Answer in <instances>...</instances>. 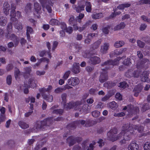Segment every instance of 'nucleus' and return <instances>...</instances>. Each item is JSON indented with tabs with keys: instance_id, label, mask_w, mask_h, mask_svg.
Wrapping results in <instances>:
<instances>
[{
	"instance_id": "f257e3e1",
	"label": "nucleus",
	"mask_w": 150,
	"mask_h": 150,
	"mask_svg": "<svg viewBox=\"0 0 150 150\" xmlns=\"http://www.w3.org/2000/svg\"><path fill=\"white\" fill-rule=\"evenodd\" d=\"M12 23H9L7 28V34L5 35V37L8 39H10L13 40L14 42V44L12 42H9L8 44V47L9 48H11L13 47L16 46L19 42V38L16 37L14 34H11V32L12 30Z\"/></svg>"
},
{
	"instance_id": "f03ea898",
	"label": "nucleus",
	"mask_w": 150,
	"mask_h": 150,
	"mask_svg": "<svg viewBox=\"0 0 150 150\" xmlns=\"http://www.w3.org/2000/svg\"><path fill=\"white\" fill-rule=\"evenodd\" d=\"M128 127L123 126L122 127V130L121 132L118 135V136L115 138H114L113 136H114V134L117 133V129H116L114 128L111 129L110 130V132L107 133V135L110 138V140L112 142L118 139L121 138L124 135V134H126V136L127 137H129L127 135V134H128V131L127 130Z\"/></svg>"
},
{
	"instance_id": "7ed1b4c3",
	"label": "nucleus",
	"mask_w": 150,
	"mask_h": 150,
	"mask_svg": "<svg viewBox=\"0 0 150 150\" xmlns=\"http://www.w3.org/2000/svg\"><path fill=\"white\" fill-rule=\"evenodd\" d=\"M67 95L65 93H63L62 95V103L63 104L64 108L67 110L71 108H74L75 109H80V105L81 104L82 102L80 101H78L76 102H71L69 103L65 104L67 102Z\"/></svg>"
},
{
	"instance_id": "20e7f679",
	"label": "nucleus",
	"mask_w": 150,
	"mask_h": 150,
	"mask_svg": "<svg viewBox=\"0 0 150 150\" xmlns=\"http://www.w3.org/2000/svg\"><path fill=\"white\" fill-rule=\"evenodd\" d=\"M150 63L149 60L146 58H144L142 60L139 61L137 64V69H146Z\"/></svg>"
},
{
	"instance_id": "39448f33",
	"label": "nucleus",
	"mask_w": 150,
	"mask_h": 150,
	"mask_svg": "<svg viewBox=\"0 0 150 150\" xmlns=\"http://www.w3.org/2000/svg\"><path fill=\"white\" fill-rule=\"evenodd\" d=\"M122 58L120 57H118L117 59H115L114 61L111 60L105 62L102 64L103 66H106L107 69L109 68L112 67L113 66L117 65L118 64L119 61Z\"/></svg>"
},
{
	"instance_id": "423d86ee",
	"label": "nucleus",
	"mask_w": 150,
	"mask_h": 150,
	"mask_svg": "<svg viewBox=\"0 0 150 150\" xmlns=\"http://www.w3.org/2000/svg\"><path fill=\"white\" fill-rule=\"evenodd\" d=\"M50 119L47 118L44 120L43 121L38 122L35 125V129L38 130L41 129L42 127H43L45 125H48L49 123H50Z\"/></svg>"
},
{
	"instance_id": "0eeeda50",
	"label": "nucleus",
	"mask_w": 150,
	"mask_h": 150,
	"mask_svg": "<svg viewBox=\"0 0 150 150\" xmlns=\"http://www.w3.org/2000/svg\"><path fill=\"white\" fill-rule=\"evenodd\" d=\"M139 108L138 107H134L132 105V120H134L138 118V115H137L139 112Z\"/></svg>"
},
{
	"instance_id": "6e6552de",
	"label": "nucleus",
	"mask_w": 150,
	"mask_h": 150,
	"mask_svg": "<svg viewBox=\"0 0 150 150\" xmlns=\"http://www.w3.org/2000/svg\"><path fill=\"white\" fill-rule=\"evenodd\" d=\"M149 73L148 71H144L140 76L141 81L143 82H149L150 79L149 77Z\"/></svg>"
},
{
	"instance_id": "1a4fd4ad",
	"label": "nucleus",
	"mask_w": 150,
	"mask_h": 150,
	"mask_svg": "<svg viewBox=\"0 0 150 150\" xmlns=\"http://www.w3.org/2000/svg\"><path fill=\"white\" fill-rule=\"evenodd\" d=\"M15 7H12L10 16H11V20L13 21H16L17 19L16 18H15V17L17 16L18 17H19L20 16V13L18 11L16 13H15Z\"/></svg>"
},
{
	"instance_id": "9d476101",
	"label": "nucleus",
	"mask_w": 150,
	"mask_h": 150,
	"mask_svg": "<svg viewBox=\"0 0 150 150\" xmlns=\"http://www.w3.org/2000/svg\"><path fill=\"white\" fill-rule=\"evenodd\" d=\"M79 82V80L77 77H71L68 80L69 85L73 86L78 85Z\"/></svg>"
},
{
	"instance_id": "9b49d317",
	"label": "nucleus",
	"mask_w": 150,
	"mask_h": 150,
	"mask_svg": "<svg viewBox=\"0 0 150 150\" xmlns=\"http://www.w3.org/2000/svg\"><path fill=\"white\" fill-rule=\"evenodd\" d=\"M103 71L101 72L99 78L100 81L101 83H103L108 79L106 71L104 69H102Z\"/></svg>"
},
{
	"instance_id": "f8f14e48",
	"label": "nucleus",
	"mask_w": 150,
	"mask_h": 150,
	"mask_svg": "<svg viewBox=\"0 0 150 150\" xmlns=\"http://www.w3.org/2000/svg\"><path fill=\"white\" fill-rule=\"evenodd\" d=\"M109 47V45L108 43H105L101 46L100 51L103 54L107 53V51Z\"/></svg>"
},
{
	"instance_id": "ddd939ff",
	"label": "nucleus",
	"mask_w": 150,
	"mask_h": 150,
	"mask_svg": "<svg viewBox=\"0 0 150 150\" xmlns=\"http://www.w3.org/2000/svg\"><path fill=\"white\" fill-rule=\"evenodd\" d=\"M79 63H75L74 64L71 71L75 74H77L80 72Z\"/></svg>"
},
{
	"instance_id": "4468645a",
	"label": "nucleus",
	"mask_w": 150,
	"mask_h": 150,
	"mask_svg": "<svg viewBox=\"0 0 150 150\" xmlns=\"http://www.w3.org/2000/svg\"><path fill=\"white\" fill-rule=\"evenodd\" d=\"M131 59L130 58H127V59H125L124 61L123 64L124 65H122V67H120L119 68V69L120 71H122L124 70V69L125 66L126 65H128L129 64L131 63L130 62Z\"/></svg>"
},
{
	"instance_id": "2eb2a0df",
	"label": "nucleus",
	"mask_w": 150,
	"mask_h": 150,
	"mask_svg": "<svg viewBox=\"0 0 150 150\" xmlns=\"http://www.w3.org/2000/svg\"><path fill=\"white\" fill-rule=\"evenodd\" d=\"M10 9V6L8 3L7 2L4 3L3 7V9L4 13L6 15H7L8 14Z\"/></svg>"
},
{
	"instance_id": "dca6fc26",
	"label": "nucleus",
	"mask_w": 150,
	"mask_h": 150,
	"mask_svg": "<svg viewBox=\"0 0 150 150\" xmlns=\"http://www.w3.org/2000/svg\"><path fill=\"white\" fill-rule=\"evenodd\" d=\"M90 60L91 62L94 64H98L100 62V58L97 56H93L91 57Z\"/></svg>"
},
{
	"instance_id": "f3484780",
	"label": "nucleus",
	"mask_w": 150,
	"mask_h": 150,
	"mask_svg": "<svg viewBox=\"0 0 150 150\" xmlns=\"http://www.w3.org/2000/svg\"><path fill=\"white\" fill-rule=\"evenodd\" d=\"M52 89V86H49L47 88H40L39 89V91L42 94V93H43L45 92H47L49 93L50 92Z\"/></svg>"
},
{
	"instance_id": "a211bd4d",
	"label": "nucleus",
	"mask_w": 150,
	"mask_h": 150,
	"mask_svg": "<svg viewBox=\"0 0 150 150\" xmlns=\"http://www.w3.org/2000/svg\"><path fill=\"white\" fill-rule=\"evenodd\" d=\"M28 86L32 88H34L36 87V84L35 83V81L34 79L31 78L29 79L28 85H27V87H28ZM25 87H26V86H25Z\"/></svg>"
},
{
	"instance_id": "6ab92c4d",
	"label": "nucleus",
	"mask_w": 150,
	"mask_h": 150,
	"mask_svg": "<svg viewBox=\"0 0 150 150\" xmlns=\"http://www.w3.org/2000/svg\"><path fill=\"white\" fill-rule=\"evenodd\" d=\"M83 145L82 146L83 147L84 149V150H92L93 148V145L95 144V143L94 142L93 144H90L89 147H86L87 145L86 143H83Z\"/></svg>"
},
{
	"instance_id": "aec40b11",
	"label": "nucleus",
	"mask_w": 150,
	"mask_h": 150,
	"mask_svg": "<svg viewBox=\"0 0 150 150\" xmlns=\"http://www.w3.org/2000/svg\"><path fill=\"white\" fill-rule=\"evenodd\" d=\"M108 105L111 109L113 110H115L117 108L118 105L117 103L114 101L108 104Z\"/></svg>"
},
{
	"instance_id": "412c9836",
	"label": "nucleus",
	"mask_w": 150,
	"mask_h": 150,
	"mask_svg": "<svg viewBox=\"0 0 150 150\" xmlns=\"http://www.w3.org/2000/svg\"><path fill=\"white\" fill-rule=\"evenodd\" d=\"M42 96L44 99L49 102H52L53 101V96L51 95H46L45 94H42Z\"/></svg>"
},
{
	"instance_id": "4be33fe9",
	"label": "nucleus",
	"mask_w": 150,
	"mask_h": 150,
	"mask_svg": "<svg viewBox=\"0 0 150 150\" xmlns=\"http://www.w3.org/2000/svg\"><path fill=\"white\" fill-rule=\"evenodd\" d=\"M51 53L49 51H42L40 53V55L41 57H43L44 56H48V57L51 58Z\"/></svg>"
},
{
	"instance_id": "5701e85b",
	"label": "nucleus",
	"mask_w": 150,
	"mask_h": 150,
	"mask_svg": "<svg viewBox=\"0 0 150 150\" xmlns=\"http://www.w3.org/2000/svg\"><path fill=\"white\" fill-rule=\"evenodd\" d=\"M103 16V14L102 13H94L92 15V17L94 19H99Z\"/></svg>"
},
{
	"instance_id": "b1692460",
	"label": "nucleus",
	"mask_w": 150,
	"mask_h": 150,
	"mask_svg": "<svg viewBox=\"0 0 150 150\" xmlns=\"http://www.w3.org/2000/svg\"><path fill=\"white\" fill-rule=\"evenodd\" d=\"M130 4L129 3H125L119 5L117 8L120 10H123L126 8H127L130 6Z\"/></svg>"
},
{
	"instance_id": "393cba45",
	"label": "nucleus",
	"mask_w": 150,
	"mask_h": 150,
	"mask_svg": "<svg viewBox=\"0 0 150 150\" xmlns=\"http://www.w3.org/2000/svg\"><path fill=\"white\" fill-rule=\"evenodd\" d=\"M33 32V30L32 28L28 26L27 28L26 34L27 39L28 40H30V34H32Z\"/></svg>"
},
{
	"instance_id": "a878e982",
	"label": "nucleus",
	"mask_w": 150,
	"mask_h": 150,
	"mask_svg": "<svg viewBox=\"0 0 150 150\" xmlns=\"http://www.w3.org/2000/svg\"><path fill=\"white\" fill-rule=\"evenodd\" d=\"M86 9L87 12H90L91 11L92 8H91V5L90 2L88 1H86Z\"/></svg>"
},
{
	"instance_id": "bb28decb",
	"label": "nucleus",
	"mask_w": 150,
	"mask_h": 150,
	"mask_svg": "<svg viewBox=\"0 0 150 150\" xmlns=\"http://www.w3.org/2000/svg\"><path fill=\"white\" fill-rule=\"evenodd\" d=\"M67 142L69 143V146L73 145L74 143L75 140V139L73 137H69L67 139Z\"/></svg>"
},
{
	"instance_id": "cd10ccee",
	"label": "nucleus",
	"mask_w": 150,
	"mask_h": 150,
	"mask_svg": "<svg viewBox=\"0 0 150 150\" xmlns=\"http://www.w3.org/2000/svg\"><path fill=\"white\" fill-rule=\"evenodd\" d=\"M30 110H29V111L27 112L26 113H25V117H28L29 116H30L33 112V105L31 103H30Z\"/></svg>"
},
{
	"instance_id": "c85d7f7f",
	"label": "nucleus",
	"mask_w": 150,
	"mask_h": 150,
	"mask_svg": "<svg viewBox=\"0 0 150 150\" xmlns=\"http://www.w3.org/2000/svg\"><path fill=\"white\" fill-rule=\"evenodd\" d=\"M124 44V42L122 41H117L115 42L114 45L116 47L118 48L123 46Z\"/></svg>"
},
{
	"instance_id": "c756f323",
	"label": "nucleus",
	"mask_w": 150,
	"mask_h": 150,
	"mask_svg": "<svg viewBox=\"0 0 150 150\" xmlns=\"http://www.w3.org/2000/svg\"><path fill=\"white\" fill-rule=\"evenodd\" d=\"M125 25L123 22L120 23L119 24L116 26L114 28L115 30H118L123 28L125 27Z\"/></svg>"
},
{
	"instance_id": "7c9ffc66",
	"label": "nucleus",
	"mask_w": 150,
	"mask_h": 150,
	"mask_svg": "<svg viewBox=\"0 0 150 150\" xmlns=\"http://www.w3.org/2000/svg\"><path fill=\"white\" fill-rule=\"evenodd\" d=\"M19 126L21 128L25 129L29 127V125L26 123L22 121H20L18 123Z\"/></svg>"
},
{
	"instance_id": "2f4dec72",
	"label": "nucleus",
	"mask_w": 150,
	"mask_h": 150,
	"mask_svg": "<svg viewBox=\"0 0 150 150\" xmlns=\"http://www.w3.org/2000/svg\"><path fill=\"white\" fill-rule=\"evenodd\" d=\"M150 106L149 104L145 103L143 104L141 110L143 112H145L149 109Z\"/></svg>"
},
{
	"instance_id": "473e14b6",
	"label": "nucleus",
	"mask_w": 150,
	"mask_h": 150,
	"mask_svg": "<svg viewBox=\"0 0 150 150\" xmlns=\"http://www.w3.org/2000/svg\"><path fill=\"white\" fill-rule=\"evenodd\" d=\"M24 70L25 71V73L23 75V76L25 78H26V77L25 75V74H28L29 75L31 71V68L30 67H26L24 69Z\"/></svg>"
},
{
	"instance_id": "72a5a7b5",
	"label": "nucleus",
	"mask_w": 150,
	"mask_h": 150,
	"mask_svg": "<svg viewBox=\"0 0 150 150\" xmlns=\"http://www.w3.org/2000/svg\"><path fill=\"white\" fill-rule=\"evenodd\" d=\"M59 21L56 19H52L50 22V24L52 25H58L59 24Z\"/></svg>"
},
{
	"instance_id": "f704fd0d",
	"label": "nucleus",
	"mask_w": 150,
	"mask_h": 150,
	"mask_svg": "<svg viewBox=\"0 0 150 150\" xmlns=\"http://www.w3.org/2000/svg\"><path fill=\"white\" fill-rule=\"evenodd\" d=\"M142 88L143 87L141 85H138L135 87L133 90L134 91H137L140 93Z\"/></svg>"
},
{
	"instance_id": "c9c22d12",
	"label": "nucleus",
	"mask_w": 150,
	"mask_h": 150,
	"mask_svg": "<svg viewBox=\"0 0 150 150\" xmlns=\"http://www.w3.org/2000/svg\"><path fill=\"white\" fill-rule=\"evenodd\" d=\"M7 22L6 19L4 17H2L0 18V25L1 26H4L5 25Z\"/></svg>"
},
{
	"instance_id": "e433bc0d",
	"label": "nucleus",
	"mask_w": 150,
	"mask_h": 150,
	"mask_svg": "<svg viewBox=\"0 0 150 150\" xmlns=\"http://www.w3.org/2000/svg\"><path fill=\"white\" fill-rule=\"evenodd\" d=\"M144 150H150V143L149 142H145L144 145Z\"/></svg>"
},
{
	"instance_id": "4c0bfd02",
	"label": "nucleus",
	"mask_w": 150,
	"mask_h": 150,
	"mask_svg": "<svg viewBox=\"0 0 150 150\" xmlns=\"http://www.w3.org/2000/svg\"><path fill=\"white\" fill-rule=\"evenodd\" d=\"M142 39L146 43L150 45V38L148 35H146L143 37Z\"/></svg>"
},
{
	"instance_id": "58836bf2",
	"label": "nucleus",
	"mask_w": 150,
	"mask_h": 150,
	"mask_svg": "<svg viewBox=\"0 0 150 150\" xmlns=\"http://www.w3.org/2000/svg\"><path fill=\"white\" fill-rule=\"evenodd\" d=\"M14 26L15 28L18 30H21L22 29V25L20 23L17 22L15 24Z\"/></svg>"
},
{
	"instance_id": "ea45409f",
	"label": "nucleus",
	"mask_w": 150,
	"mask_h": 150,
	"mask_svg": "<svg viewBox=\"0 0 150 150\" xmlns=\"http://www.w3.org/2000/svg\"><path fill=\"white\" fill-rule=\"evenodd\" d=\"M35 98L33 97H30L26 99V102L28 103L30 101L31 103H34L35 102Z\"/></svg>"
},
{
	"instance_id": "a19ab883",
	"label": "nucleus",
	"mask_w": 150,
	"mask_h": 150,
	"mask_svg": "<svg viewBox=\"0 0 150 150\" xmlns=\"http://www.w3.org/2000/svg\"><path fill=\"white\" fill-rule=\"evenodd\" d=\"M70 74V71H69L66 72L63 76V79L64 80H66L68 78Z\"/></svg>"
},
{
	"instance_id": "79ce46f5",
	"label": "nucleus",
	"mask_w": 150,
	"mask_h": 150,
	"mask_svg": "<svg viewBox=\"0 0 150 150\" xmlns=\"http://www.w3.org/2000/svg\"><path fill=\"white\" fill-rule=\"evenodd\" d=\"M126 48H124L120 49L119 50L115 51V53L117 55H120L123 52L126 51Z\"/></svg>"
},
{
	"instance_id": "37998d69",
	"label": "nucleus",
	"mask_w": 150,
	"mask_h": 150,
	"mask_svg": "<svg viewBox=\"0 0 150 150\" xmlns=\"http://www.w3.org/2000/svg\"><path fill=\"white\" fill-rule=\"evenodd\" d=\"M126 134H124V135H123V138L124 139L122 141H120V142L121 144H125L126 143V140H130V137H127L126 136Z\"/></svg>"
},
{
	"instance_id": "c03bdc74",
	"label": "nucleus",
	"mask_w": 150,
	"mask_h": 150,
	"mask_svg": "<svg viewBox=\"0 0 150 150\" xmlns=\"http://www.w3.org/2000/svg\"><path fill=\"white\" fill-rule=\"evenodd\" d=\"M84 6L83 5H82L81 6H79L77 7L76 8V11L78 12H80L81 11L84 10Z\"/></svg>"
},
{
	"instance_id": "a18cd8bd",
	"label": "nucleus",
	"mask_w": 150,
	"mask_h": 150,
	"mask_svg": "<svg viewBox=\"0 0 150 150\" xmlns=\"http://www.w3.org/2000/svg\"><path fill=\"white\" fill-rule=\"evenodd\" d=\"M137 43L138 46L141 48H143L145 45L144 43L142 42L140 40H138L137 41Z\"/></svg>"
},
{
	"instance_id": "49530a36",
	"label": "nucleus",
	"mask_w": 150,
	"mask_h": 150,
	"mask_svg": "<svg viewBox=\"0 0 150 150\" xmlns=\"http://www.w3.org/2000/svg\"><path fill=\"white\" fill-rule=\"evenodd\" d=\"M139 3L141 4H150V0H140Z\"/></svg>"
},
{
	"instance_id": "de8ad7c7",
	"label": "nucleus",
	"mask_w": 150,
	"mask_h": 150,
	"mask_svg": "<svg viewBox=\"0 0 150 150\" xmlns=\"http://www.w3.org/2000/svg\"><path fill=\"white\" fill-rule=\"evenodd\" d=\"M92 116L94 117H98L100 114V112L97 110H95L92 112Z\"/></svg>"
},
{
	"instance_id": "09e8293b",
	"label": "nucleus",
	"mask_w": 150,
	"mask_h": 150,
	"mask_svg": "<svg viewBox=\"0 0 150 150\" xmlns=\"http://www.w3.org/2000/svg\"><path fill=\"white\" fill-rule=\"evenodd\" d=\"M20 72L18 69H17L15 70V77L16 79H17L18 78L19 76L20 75Z\"/></svg>"
},
{
	"instance_id": "8fccbe9b",
	"label": "nucleus",
	"mask_w": 150,
	"mask_h": 150,
	"mask_svg": "<svg viewBox=\"0 0 150 150\" xmlns=\"http://www.w3.org/2000/svg\"><path fill=\"white\" fill-rule=\"evenodd\" d=\"M63 87H58L54 90V92L56 93H59L64 91Z\"/></svg>"
},
{
	"instance_id": "3c124183",
	"label": "nucleus",
	"mask_w": 150,
	"mask_h": 150,
	"mask_svg": "<svg viewBox=\"0 0 150 150\" xmlns=\"http://www.w3.org/2000/svg\"><path fill=\"white\" fill-rule=\"evenodd\" d=\"M139 149L138 145L136 143H132V150H138Z\"/></svg>"
},
{
	"instance_id": "603ef678",
	"label": "nucleus",
	"mask_w": 150,
	"mask_h": 150,
	"mask_svg": "<svg viewBox=\"0 0 150 150\" xmlns=\"http://www.w3.org/2000/svg\"><path fill=\"white\" fill-rule=\"evenodd\" d=\"M12 77L11 75L7 76L6 78V82L8 84L10 85L11 83Z\"/></svg>"
},
{
	"instance_id": "864d4df0",
	"label": "nucleus",
	"mask_w": 150,
	"mask_h": 150,
	"mask_svg": "<svg viewBox=\"0 0 150 150\" xmlns=\"http://www.w3.org/2000/svg\"><path fill=\"white\" fill-rule=\"evenodd\" d=\"M123 110H127L128 112H129L131 110V105H128L127 106H125L123 109Z\"/></svg>"
},
{
	"instance_id": "5fc2aeb1",
	"label": "nucleus",
	"mask_w": 150,
	"mask_h": 150,
	"mask_svg": "<svg viewBox=\"0 0 150 150\" xmlns=\"http://www.w3.org/2000/svg\"><path fill=\"white\" fill-rule=\"evenodd\" d=\"M100 40H99L96 42H95L93 44V49H96L98 47L100 44L101 43Z\"/></svg>"
},
{
	"instance_id": "6e6d98bb",
	"label": "nucleus",
	"mask_w": 150,
	"mask_h": 150,
	"mask_svg": "<svg viewBox=\"0 0 150 150\" xmlns=\"http://www.w3.org/2000/svg\"><path fill=\"white\" fill-rule=\"evenodd\" d=\"M127 86V83L125 82L120 83L119 84L118 86L120 88H125Z\"/></svg>"
},
{
	"instance_id": "4d7b16f0",
	"label": "nucleus",
	"mask_w": 150,
	"mask_h": 150,
	"mask_svg": "<svg viewBox=\"0 0 150 150\" xmlns=\"http://www.w3.org/2000/svg\"><path fill=\"white\" fill-rule=\"evenodd\" d=\"M122 95L119 93H117L115 96L116 98L120 100H122Z\"/></svg>"
},
{
	"instance_id": "13d9d810",
	"label": "nucleus",
	"mask_w": 150,
	"mask_h": 150,
	"mask_svg": "<svg viewBox=\"0 0 150 150\" xmlns=\"http://www.w3.org/2000/svg\"><path fill=\"white\" fill-rule=\"evenodd\" d=\"M84 14L83 13H80L78 17H76V20L79 22H80L81 20L84 17Z\"/></svg>"
},
{
	"instance_id": "bf43d9fd",
	"label": "nucleus",
	"mask_w": 150,
	"mask_h": 150,
	"mask_svg": "<svg viewBox=\"0 0 150 150\" xmlns=\"http://www.w3.org/2000/svg\"><path fill=\"white\" fill-rule=\"evenodd\" d=\"M135 129H137L138 132L139 133H141L143 131L144 127L143 126L140 125L137 128H136Z\"/></svg>"
},
{
	"instance_id": "052dcab7",
	"label": "nucleus",
	"mask_w": 150,
	"mask_h": 150,
	"mask_svg": "<svg viewBox=\"0 0 150 150\" xmlns=\"http://www.w3.org/2000/svg\"><path fill=\"white\" fill-rule=\"evenodd\" d=\"M110 97V96L109 94H107L102 98L101 100L103 101H105L108 100Z\"/></svg>"
},
{
	"instance_id": "680f3d73",
	"label": "nucleus",
	"mask_w": 150,
	"mask_h": 150,
	"mask_svg": "<svg viewBox=\"0 0 150 150\" xmlns=\"http://www.w3.org/2000/svg\"><path fill=\"white\" fill-rule=\"evenodd\" d=\"M74 29L75 30H78L79 31H81L84 29V28L82 27H78L76 25H73Z\"/></svg>"
},
{
	"instance_id": "e2e57ef3",
	"label": "nucleus",
	"mask_w": 150,
	"mask_h": 150,
	"mask_svg": "<svg viewBox=\"0 0 150 150\" xmlns=\"http://www.w3.org/2000/svg\"><path fill=\"white\" fill-rule=\"evenodd\" d=\"M63 112V110L62 109H55L53 110V113L58 114L59 113V114H62Z\"/></svg>"
},
{
	"instance_id": "0e129e2a",
	"label": "nucleus",
	"mask_w": 150,
	"mask_h": 150,
	"mask_svg": "<svg viewBox=\"0 0 150 150\" xmlns=\"http://www.w3.org/2000/svg\"><path fill=\"white\" fill-rule=\"evenodd\" d=\"M147 25L144 24H142L139 28V29L143 31L146 28Z\"/></svg>"
},
{
	"instance_id": "69168bd1",
	"label": "nucleus",
	"mask_w": 150,
	"mask_h": 150,
	"mask_svg": "<svg viewBox=\"0 0 150 150\" xmlns=\"http://www.w3.org/2000/svg\"><path fill=\"white\" fill-rule=\"evenodd\" d=\"M61 27L62 30H65L66 29H67V26L65 23H62L61 24Z\"/></svg>"
},
{
	"instance_id": "338daca9",
	"label": "nucleus",
	"mask_w": 150,
	"mask_h": 150,
	"mask_svg": "<svg viewBox=\"0 0 150 150\" xmlns=\"http://www.w3.org/2000/svg\"><path fill=\"white\" fill-rule=\"evenodd\" d=\"M34 6L35 8L36 11L39 10L40 9V7L39 5V4L37 2L35 3Z\"/></svg>"
},
{
	"instance_id": "774afa93",
	"label": "nucleus",
	"mask_w": 150,
	"mask_h": 150,
	"mask_svg": "<svg viewBox=\"0 0 150 150\" xmlns=\"http://www.w3.org/2000/svg\"><path fill=\"white\" fill-rule=\"evenodd\" d=\"M58 44V42L57 41H54L53 42V46L52 48V50H54L57 47V46Z\"/></svg>"
}]
</instances>
